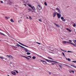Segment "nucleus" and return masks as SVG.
<instances>
[{"label": "nucleus", "instance_id": "obj_1", "mask_svg": "<svg viewBox=\"0 0 76 76\" xmlns=\"http://www.w3.org/2000/svg\"><path fill=\"white\" fill-rule=\"evenodd\" d=\"M44 59L45 60L47 61H48V62H49V63H51V62H55V63H57L58 62H56L55 61H51V60H48L47 59H45V58H44Z\"/></svg>", "mask_w": 76, "mask_h": 76}, {"label": "nucleus", "instance_id": "obj_2", "mask_svg": "<svg viewBox=\"0 0 76 76\" xmlns=\"http://www.w3.org/2000/svg\"><path fill=\"white\" fill-rule=\"evenodd\" d=\"M31 7L33 10H31V12H35V7H34V6H33V7L31 6Z\"/></svg>", "mask_w": 76, "mask_h": 76}, {"label": "nucleus", "instance_id": "obj_3", "mask_svg": "<svg viewBox=\"0 0 76 76\" xmlns=\"http://www.w3.org/2000/svg\"><path fill=\"white\" fill-rule=\"evenodd\" d=\"M18 43L20 45H23V46H24V47H27L28 48H29V47L28 46H26V45L20 43V42H19Z\"/></svg>", "mask_w": 76, "mask_h": 76}, {"label": "nucleus", "instance_id": "obj_4", "mask_svg": "<svg viewBox=\"0 0 76 76\" xmlns=\"http://www.w3.org/2000/svg\"><path fill=\"white\" fill-rule=\"evenodd\" d=\"M40 61L44 64H45V65L47 64V62H46L45 61H43L42 60H41Z\"/></svg>", "mask_w": 76, "mask_h": 76}, {"label": "nucleus", "instance_id": "obj_5", "mask_svg": "<svg viewBox=\"0 0 76 76\" xmlns=\"http://www.w3.org/2000/svg\"><path fill=\"white\" fill-rule=\"evenodd\" d=\"M16 46H18V47H21V48H24V49H26V48H25L19 45L18 44H17V45H15Z\"/></svg>", "mask_w": 76, "mask_h": 76}, {"label": "nucleus", "instance_id": "obj_6", "mask_svg": "<svg viewBox=\"0 0 76 76\" xmlns=\"http://www.w3.org/2000/svg\"><path fill=\"white\" fill-rule=\"evenodd\" d=\"M62 43L63 44H66L67 43V44H69L70 43L69 42H66V41H62Z\"/></svg>", "mask_w": 76, "mask_h": 76}, {"label": "nucleus", "instance_id": "obj_7", "mask_svg": "<svg viewBox=\"0 0 76 76\" xmlns=\"http://www.w3.org/2000/svg\"><path fill=\"white\" fill-rule=\"evenodd\" d=\"M57 15L58 18V19H60V18H61V15L59 14L58 13H57Z\"/></svg>", "mask_w": 76, "mask_h": 76}, {"label": "nucleus", "instance_id": "obj_8", "mask_svg": "<svg viewBox=\"0 0 76 76\" xmlns=\"http://www.w3.org/2000/svg\"><path fill=\"white\" fill-rule=\"evenodd\" d=\"M7 56H8V57H9V58H10L12 59H13V58H14V57H13V56H12L11 55H7Z\"/></svg>", "mask_w": 76, "mask_h": 76}, {"label": "nucleus", "instance_id": "obj_9", "mask_svg": "<svg viewBox=\"0 0 76 76\" xmlns=\"http://www.w3.org/2000/svg\"><path fill=\"white\" fill-rule=\"evenodd\" d=\"M11 73L13 75H14V76H15L16 75V72L15 71H12L11 72Z\"/></svg>", "mask_w": 76, "mask_h": 76}, {"label": "nucleus", "instance_id": "obj_10", "mask_svg": "<svg viewBox=\"0 0 76 76\" xmlns=\"http://www.w3.org/2000/svg\"><path fill=\"white\" fill-rule=\"evenodd\" d=\"M57 15V14L56 12H53V18H55V17Z\"/></svg>", "mask_w": 76, "mask_h": 76}, {"label": "nucleus", "instance_id": "obj_11", "mask_svg": "<svg viewBox=\"0 0 76 76\" xmlns=\"http://www.w3.org/2000/svg\"><path fill=\"white\" fill-rule=\"evenodd\" d=\"M39 7L38 9L39 10H41V9H42V7H41V6L40 5H39Z\"/></svg>", "mask_w": 76, "mask_h": 76}, {"label": "nucleus", "instance_id": "obj_12", "mask_svg": "<svg viewBox=\"0 0 76 76\" xmlns=\"http://www.w3.org/2000/svg\"><path fill=\"white\" fill-rule=\"evenodd\" d=\"M23 57H24V58H26V59H28V60H29L30 59V58H29L25 56H23Z\"/></svg>", "mask_w": 76, "mask_h": 76}, {"label": "nucleus", "instance_id": "obj_13", "mask_svg": "<svg viewBox=\"0 0 76 76\" xmlns=\"http://www.w3.org/2000/svg\"><path fill=\"white\" fill-rule=\"evenodd\" d=\"M31 10H32V9H30L29 8H28V12H31Z\"/></svg>", "mask_w": 76, "mask_h": 76}, {"label": "nucleus", "instance_id": "obj_14", "mask_svg": "<svg viewBox=\"0 0 76 76\" xmlns=\"http://www.w3.org/2000/svg\"><path fill=\"white\" fill-rule=\"evenodd\" d=\"M27 5L29 6V7H32V5H31L29 4H27Z\"/></svg>", "mask_w": 76, "mask_h": 76}, {"label": "nucleus", "instance_id": "obj_15", "mask_svg": "<svg viewBox=\"0 0 76 76\" xmlns=\"http://www.w3.org/2000/svg\"><path fill=\"white\" fill-rule=\"evenodd\" d=\"M71 66H72L73 67H74V68H76V66H74L73 65L71 64Z\"/></svg>", "mask_w": 76, "mask_h": 76}, {"label": "nucleus", "instance_id": "obj_16", "mask_svg": "<svg viewBox=\"0 0 76 76\" xmlns=\"http://www.w3.org/2000/svg\"><path fill=\"white\" fill-rule=\"evenodd\" d=\"M69 72L70 73H75V71H74L72 70L70 71Z\"/></svg>", "mask_w": 76, "mask_h": 76}, {"label": "nucleus", "instance_id": "obj_17", "mask_svg": "<svg viewBox=\"0 0 76 76\" xmlns=\"http://www.w3.org/2000/svg\"><path fill=\"white\" fill-rule=\"evenodd\" d=\"M5 18L6 19L8 20L10 18V17H5Z\"/></svg>", "mask_w": 76, "mask_h": 76}, {"label": "nucleus", "instance_id": "obj_18", "mask_svg": "<svg viewBox=\"0 0 76 76\" xmlns=\"http://www.w3.org/2000/svg\"><path fill=\"white\" fill-rule=\"evenodd\" d=\"M0 34L1 35H4V36L5 35V34H4L3 33H1V32H0Z\"/></svg>", "mask_w": 76, "mask_h": 76}, {"label": "nucleus", "instance_id": "obj_19", "mask_svg": "<svg viewBox=\"0 0 76 76\" xmlns=\"http://www.w3.org/2000/svg\"><path fill=\"white\" fill-rule=\"evenodd\" d=\"M10 21L11 22H14V21H13V19H11V20H10Z\"/></svg>", "mask_w": 76, "mask_h": 76}, {"label": "nucleus", "instance_id": "obj_20", "mask_svg": "<svg viewBox=\"0 0 76 76\" xmlns=\"http://www.w3.org/2000/svg\"><path fill=\"white\" fill-rule=\"evenodd\" d=\"M26 49L25 50V52H29V51H28V49H26H26Z\"/></svg>", "mask_w": 76, "mask_h": 76}, {"label": "nucleus", "instance_id": "obj_21", "mask_svg": "<svg viewBox=\"0 0 76 76\" xmlns=\"http://www.w3.org/2000/svg\"><path fill=\"white\" fill-rule=\"evenodd\" d=\"M44 4L45 6H47V2H45Z\"/></svg>", "mask_w": 76, "mask_h": 76}, {"label": "nucleus", "instance_id": "obj_22", "mask_svg": "<svg viewBox=\"0 0 76 76\" xmlns=\"http://www.w3.org/2000/svg\"><path fill=\"white\" fill-rule=\"evenodd\" d=\"M32 58L33 59H35V58H36V57L35 56H33Z\"/></svg>", "mask_w": 76, "mask_h": 76}, {"label": "nucleus", "instance_id": "obj_23", "mask_svg": "<svg viewBox=\"0 0 76 76\" xmlns=\"http://www.w3.org/2000/svg\"><path fill=\"white\" fill-rule=\"evenodd\" d=\"M48 58H49V59H50V60H53V58H50L49 57H48Z\"/></svg>", "mask_w": 76, "mask_h": 76}, {"label": "nucleus", "instance_id": "obj_24", "mask_svg": "<svg viewBox=\"0 0 76 76\" xmlns=\"http://www.w3.org/2000/svg\"><path fill=\"white\" fill-rule=\"evenodd\" d=\"M29 19H30V20H32V18L31 16L29 17Z\"/></svg>", "mask_w": 76, "mask_h": 76}, {"label": "nucleus", "instance_id": "obj_25", "mask_svg": "<svg viewBox=\"0 0 76 76\" xmlns=\"http://www.w3.org/2000/svg\"><path fill=\"white\" fill-rule=\"evenodd\" d=\"M26 54H27V55H30V54H31V53H26Z\"/></svg>", "mask_w": 76, "mask_h": 76}, {"label": "nucleus", "instance_id": "obj_26", "mask_svg": "<svg viewBox=\"0 0 76 76\" xmlns=\"http://www.w3.org/2000/svg\"><path fill=\"white\" fill-rule=\"evenodd\" d=\"M54 25H56V26H57L58 27H59L58 25V24H56V23H54Z\"/></svg>", "mask_w": 76, "mask_h": 76}, {"label": "nucleus", "instance_id": "obj_27", "mask_svg": "<svg viewBox=\"0 0 76 76\" xmlns=\"http://www.w3.org/2000/svg\"><path fill=\"white\" fill-rule=\"evenodd\" d=\"M0 58H1V59H2V60H3V59H4V58L1 56H0Z\"/></svg>", "mask_w": 76, "mask_h": 76}, {"label": "nucleus", "instance_id": "obj_28", "mask_svg": "<svg viewBox=\"0 0 76 76\" xmlns=\"http://www.w3.org/2000/svg\"><path fill=\"white\" fill-rule=\"evenodd\" d=\"M61 20H63V19H64V18H63V17H61Z\"/></svg>", "mask_w": 76, "mask_h": 76}, {"label": "nucleus", "instance_id": "obj_29", "mask_svg": "<svg viewBox=\"0 0 76 76\" xmlns=\"http://www.w3.org/2000/svg\"><path fill=\"white\" fill-rule=\"evenodd\" d=\"M67 60H68V61H71V59H70L69 58H67Z\"/></svg>", "mask_w": 76, "mask_h": 76}, {"label": "nucleus", "instance_id": "obj_30", "mask_svg": "<svg viewBox=\"0 0 76 76\" xmlns=\"http://www.w3.org/2000/svg\"><path fill=\"white\" fill-rule=\"evenodd\" d=\"M73 27H75L76 26V24H74L73 25Z\"/></svg>", "mask_w": 76, "mask_h": 76}, {"label": "nucleus", "instance_id": "obj_31", "mask_svg": "<svg viewBox=\"0 0 76 76\" xmlns=\"http://www.w3.org/2000/svg\"><path fill=\"white\" fill-rule=\"evenodd\" d=\"M56 10H58V11H59V9L58 7H57L56 8Z\"/></svg>", "mask_w": 76, "mask_h": 76}, {"label": "nucleus", "instance_id": "obj_32", "mask_svg": "<svg viewBox=\"0 0 76 76\" xmlns=\"http://www.w3.org/2000/svg\"><path fill=\"white\" fill-rule=\"evenodd\" d=\"M68 53H72V52L68 50L67 51Z\"/></svg>", "mask_w": 76, "mask_h": 76}, {"label": "nucleus", "instance_id": "obj_33", "mask_svg": "<svg viewBox=\"0 0 76 76\" xmlns=\"http://www.w3.org/2000/svg\"><path fill=\"white\" fill-rule=\"evenodd\" d=\"M72 62H73V63H76V61H72Z\"/></svg>", "mask_w": 76, "mask_h": 76}, {"label": "nucleus", "instance_id": "obj_34", "mask_svg": "<svg viewBox=\"0 0 76 76\" xmlns=\"http://www.w3.org/2000/svg\"><path fill=\"white\" fill-rule=\"evenodd\" d=\"M62 21H63V22H66V19H64Z\"/></svg>", "mask_w": 76, "mask_h": 76}, {"label": "nucleus", "instance_id": "obj_35", "mask_svg": "<svg viewBox=\"0 0 76 76\" xmlns=\"http://www.w3.org/2000/svg\"><path fill=\"white\" fill-rule=\"evenodd\" d=\"M36 43H37V44H39V45H40V44H41V43H39L38 42H36Z\"/></svg>", "mask_w": 76, "mask_h": 76}, {"label": "nucleus", "instance_id": "obj_36", "mask_svg": "<svg viewBox=\"0 0 76 76\" xmlns=\"http://www.w3.org/2000/svg\"><path fill=\"white\" fill-rule=\"evenodd\" d=\"M62 54H63V56H65V55L64 54V53L63 52H62Z\"/></svg>", "mask_w": 76, "mask_h": 76}, {"label": "nucleus", "instance_id": "obj_37", "mask_svg": "<svg viewBox=\"0 0 76 76\" xmlns=\"http://www.w3.org/2000/svg\"><path fill=\"white\" fill-rule=\"evenodd\" d=\"M28 56V57H30V58H32V57L30 56Z\"/></svg>", "mask_w": 76, "mask_h": 76}, {"label": "nucleus", "instance_id": "obj_38", "mask_svg": "<svg viewBox=\"0 0 76 76\" xmlns=\"http://www.w3.org/2000/svg\"><path fill=\"white\" fill-rule=\"evenodd\" d=\"M1 3H3V2L2 1H0Z\"/></svg>", "mask_w": 76, "mask_h": 76}, {"label": "nucleus", "instance_id": "obj_39", "mask_svg": "<svg viewBox=\"0 0 76 76\" xmlns=\"http://www.w3.org/2000/svg\"><path fill=\"white\" fill-rule=\"evenodd\" d=\"M39 21H40V22H42V20H41V19H39Z\"/></svg>", "mask_w": 76, "mask_h": 76}, {"label": "nucleus", "instance_id": "obj_40", "mask_svg": "<svg viewBox=\"0 0 76 76\" xmlns=\"http://www.w3.org/2000/svg\"><path fill=\"white\" fill-rule=\"evenodd\" d=\"M68 31H69V32H72V31H71V30H70L69 29V30H68Z\"/></svg>", "mask_w": 76, "mask_h": 76}, {"label": "nucleus", "instance_id": "obj_41", "mask_svg": "<svg viewBox=\"0 0 76 76\" xmlns=\"http://www.w3.org/2000/svg\"><path fill=\"white\" fill-rule=\"evenodd\" d=\"M59 66L61 67V68H63V66H61L60 65H59Z\"/></svg>", "mask_w": 76, "mask_h": 76}, {"label": "nucleus", "instance_id": "obj_42", "mask_svg": "<svg viewBox=\"0 0 76 76\" xmlns=\"http://www.w3.org/2000/svg\"><path fill=\"white\" fill-rule=\"evenodd\" d=\"M15 72H16V73H18V71H16V70H15Z\"/></svg>", "mask_w": 76, "mask_h": 76}, {"label": "nucleus", "instance_id": "obj_43", "mask_svg": "<svg viewBox=\"0 0 76 76\" xmlns=\"http://www.w3.org/2000/svg\"><path fill=\"white\" fill-rule=\"evenodd\" d=\"M70 44H72V45H74V44H73V43H72V42L70 43Z\"/></svg>", "mask_w": 76, "mask_h": 76}, {"label": "nucleus", "instance_id": "obj_44", "mask_svg": "<svg viewBox=\"0 0 76 76\" xmlns=\"http://www.w3.org/2000/svg\"><path fill=\"white\" fill-rule=\"evenodd\" d=\"M66 30H67V31H69V29L68 28H66Z\"/></svg>", "mask_w": 76, "mask_h": 76}, {"label": "nucleus", "instance_id": "obj_45", "mask_svg": "<svg viewBox=\"0 0 76 76\" xmlns=\"http://www.w3.org/2000/svg\"><path fill=\"white\" fill-rule=\"evenodd\" d=\"M63 51H64L65 52H67V50H63Z\"/></svg>", "mask_w": 76, "mask_h": 76}, {"label": "nucleus", "instance_id": "obj_46", "mask_svg": "<svg viewBox=\"0 0 76 76\" xmlns=\"http://www.w3.org/2000/svg\"><path fill=\"white\" fill-rule=\"evenodd\" d=\"M52 65H54V64H54V63H52Z\"/></svg>", "mask_w": 76, "mask_h": 76}, {"label": "nucleus", "instance_id": "obj_47", "mask_svg": "<svg viewBox=\"0 0 76 76\" xmlns=\"http://www.w3.org/2000/svg\"><path fill=\"white\" fill-rule=\"evenodd\" d=\"M65 66H67V67H69V66H68L67 65H65Z\"/></svg>", "mask_w": 76, "mask_h": 76}, {"label": "nucleus", "instance_id": "obj_48", "mask_svg": "<svg viewBox=\"0 0 76 76\" xmlns=\"http://www.w3.org/2000/svg\"><path fill=\"white\" fill-rule=\"evenodd\" d=\"M23 5H24V6H26V4H24Z\"/></svg>", "mask_w": 76, "mask_h": 76}, {"label": "nucleus", "instance_id": "obj_49", "mask_svg": "<svg viewBox=\"0 0 76 76\" xmlns=\"http://www.w3.org/2000/svg\"><path fill=\"white\" fill-rule=\"evenodd\" d=\"M69 41H70V42H72V41H71V40H69Z\"/></svg>", "mask_w": 76, "mask_h": 76}, {"label": "nucleus", "instance_id": "obj_50", "mask_svg": "<svg viewBox=\"0 0 76 76\" xmlns=\"http://www.w3.org/2000/svg\"><path fill=\"white\" fill-rule=\"evenodd\" d=\"M61 50L62 51H64V50H63L62 49H61Z\"/></svg>", "mask_w": 76, "mask_h": 76}, {"label": "nucleus", "instance_id": "obj_51", "mask_svg": "<svg viewBox=\"0 0 76 76\" xmlns=\"http://www.w3.org/2000/svg\"><path fill=\"white\" fill-rule=\"evenodd\" d=\"M51 72H49V75L51 74Z\"/></svg>", "mask_w": 76, "mask_h": 76}, {"label": "nucleus", "instance_id": "obj_52", "mask_svg": "<svg viewBox=\"0 0 76 76\" xmlns=\"http://www.w3.org/2000/svg\"><path fill=\"white\" fill-rule=\"evenodd\" d=\"M75 41L76 42V40H75Z\"/></svg>", "mask_w": 76, "mask_h": 76}, {"label": "nucleus", "instance_id": "obj_53", "mask_svg": "<svg viewBox=\"0 0 76 76\" xmlns=\"http://www.w3.org/2000/svg\"><path fill=\"white\" fill-rule=\"evenodd\" d=\"M58 12H60V10H59V11H58Z\"/></svg>", "mask_w": 76, "mask_h": 76}, {"label": "nucleus", "instance_id": "obj_54", "mask_svg": "<svg viewBox=\"0 0 76 76\" xmlns=\"http://www.w3.org/2000/svg\"><path fill=\"white\" fill-rule=\"evenodd\" d=\"M7 75L8 76H10L9 75Z\"/></svg>", "mask_w": 76, "mask_h": 76}, {"label": "nucleus", "instance_id": "obj_55", "mask_svg": "<svg viewBox=\"0 0 76 76\" xmlns=\"http://www.w3.org/2000/svg\"><path fill=\"white\" fill-rule=\"evenodd\" d=\"M26 18H27V19H28V17H27Z\"/></svg>", "mask_w": 76, "mask_h": 76}, {"label": "nucleus", "instance_id": "obj_56", "mask_svg": "<svg viewBox=\"0 0 76 76\" xmlns=\"http://www.w3.org/2000/svg\"><path fill=\"white\" fill-rule=\"evenodd\" d=\"M12 64V62H10V64Z\"/></svg>", "mask_w": 76, "mask_h": 76}, {"label": "nucleus", "instance_id": "obj_57", "mask_svg": "<svg viewBox=\"0 0 76 76\" xmlns=\"http://www.w3.org/2000/svg\"><path fill=\"white\" fill-rule=\"evenodd\" d=\"M59 70H60V68L58 69Z\"/></svg>", "mask_w": 76, "mask_h": 76}, {"label": "nucleus", "instance_id": "obj_58", "mask_svg": "<svg viewBox=\"0 0 76 76\" xmlns=\"http://www.w3.org/2000/svg\"><path fill=\"white\" fill-rule=\"evenodd\" d=\"M10 37H12V36H11Z\"/></svg>", "mask_w": 76, "mask_h": 76}, {"label": "nucleus", "instance_id": "obj_59", "mask_svg": "<svg viewBox=\"0 0 76 76\" xmlns=\"http://www.w3.org/2000/svg\"><path fill=\"white\" fill-rule=\"evenodd\" d=\"M40 57H41V56H40Z\"/></svg>", "mask_w": 76, "mask_h": 76}, {"label": "nucleus", "instance_id": "obj_60", "mask_svg": "<svg viewBox=\"0 0 76 76\" xmlns=\"http://www.w3.org/2000/svg\"><path fill=\"white\" fill-rule=\"evenodd\" d=\"M50 53H53V52H50Z\"/></svg>", "mask_w": 76, "mask_h": 76}, {"label": "nucleus", "instance_id": "obj_61", "mask_svg": "<svg viewBox=\"0 0 76 76\" xmlns=\"http://www.w3.org/2000/svg\"><path fill=\"white\" fill-rule=\"evenodd\" d=\"M18 22L19 23V21H18Z\"/></svg>", "mask_w": 76, "mask_h": 76}, {"label": "nucleus", "instance_id": "obj_62", "mask_svg": "<svg viewBox=\"0 0 76 76\" xmlns=\"http://www.w3.org/2000/svg\"><path fill=\"white\" fill-rule=\"evenodd\" d=\"M29 52H31L30 51H29Z\"/></svg>", "mask_w": 76, "mask_h": 76}]
</instances>
